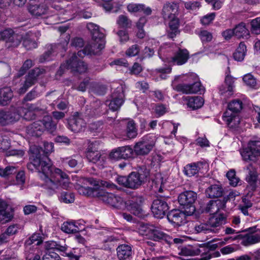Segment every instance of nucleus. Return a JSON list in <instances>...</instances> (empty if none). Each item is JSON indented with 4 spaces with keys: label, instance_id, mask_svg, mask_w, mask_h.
I'll return each mask as SVG.
<instances>
[{
    "label": "nucleus",
    "instance_id": "obj_22",
    "mask_svg": "<svg viewBox=\"0 0 260 260\" xmlns=\"http://www.w3.org/2000/svg\"><path fill=\"white\" fill-rule=\"evenodd\" d=\"M169 221L178 226L185 222V214L178 210H173L169 212L167 215Z\"/></svg>",
    "mask_w": 260,
    "mask_h": 260
},
{
    "label": "nucleus",
    "instance_id": "obj_30",
    "mask_svg": "<svg viewBox=\"0 0 260 260\" xmlns=\"http://www.w3.org/2000/svg\"><path fill=\"white\" fill-rule=\"evenodd\" d=\"M41 122V127L42 128V133L46 130L50 133H52L56 129L57 123L53 121L52 118L50 116H45L42 120H39Z\"/></svg>",
    "mask_w": 260,
    "mask_h": 260
},
{
    "label": "nucleus",
    "instance_id": "obj_46",
    "mask_svg": "<svg viewBox=\"0 0 260 260\" xmlns=\"http://www.w3.org/2000/svg\"><path fill=\"white\" fill-rule=\"evenodd\" d=\"M115 240L116 239L113 236L105 237L101 239V243L99 246L104 249H110Z\"/></svg>",
    "mask_w": 260,
    "mask_h": 260
},
{
    "label": "nucleus",
    "instance_id": "obj_56",
    "mask_svg": "<svg viewBox=\"0 0 260 260\" xmlns=\"http://www.w3.org/2000/svg\"><path fill=\"white\" fill-rule=\"evenodd\" d=\"M14 32V31L11 28H7L0 31V40L6 41L7 44Z\"/></svg>",
    "mask_w": 260,
    "mask_h": 260
},
{
    "label": "nucleus",
    "instance_id": "obj_54",
    "mask_svg": "<svg viewBox=\"0 0 260 260\" xmlns=\"http://www.w3.org/2000/svg\"><path fill=\"white\" fill-rule=\"evenodd\" d=\"M244 82L247 86L254 88L256 85V80L251 74H247L243 77Z\"/></svg>",
    "mask_w": 260,
    "mask_h": 260
},
{
    "label": "nucleus",
    "instance_id": "obj_27",
    "mask_svg": "<svg viewBox=\"0 0 260 260\" xmlns=\"http://www.w3.org/2000/svg\"><path fill=\"white\" fill-rule=\"evenodd\" d=\"M149 239L154 241L164 240L169 243L171 242L172 238L154 225Z\"/></svg>",
    "mask_w": 260,
    "mask_h": 260
},
{
    "label": "nucleus",
    "instance_id": "obj_20",
    "mask_svg": "<svg viewBox=\"0 0 260 260\" xmlns=\"http://www.w3.org/2000/svg\"><path fill=\"white\" fill-rule=\"evenodd\" d=\"M247 175L246 176V181L248 182L250 189L254 190L256 187L257 181V172L255 169L251 165H248L246 167Z\"/></svg>",
    "mask_w": 260,
    "mask_h": 260
},
{
    "label": "nucleus",
    "instance_id": "obj_47",
    "mask_svg": "<svg viewBox=\"0 0 260 260\" xmlns=\"http://www.w3.org/2000/svg\"><path fill=\"white\" fill-rule=\"evenodd\" d=\"M117 23L120 27L121 28H129L132 25V21L128 18L123 15H120L117 20Z\"/></svg>",
    "mask_w": 260,
    "mask_h": 260
},
{
    "label": "nucleus",
    "instance_id": "obj_24",
    "mask_svg": "<svg viewBox=\"0 0 260 260\" xmlns=\"http://www.w3.org/2000/svg\"><path fill=\"white\" fill-rule=\"evenodd\" d=\"M29 13L36 17H42L47 14L48 7L45 4H30L28 7Z\"/></svg>",
    "mask_w": 260,
    "mask_h": 260
},
{
    "label": "nucleus",
    "instance_id": "obj_43",
    "mask_svg": "<svg viewBox=\"0 0 260 260\" xmlns=\"http://www.w3.org/2000/svg\"><path fill=\"white\" fill-rule=\"evenodd\" d=\"M200 252L199 249L188 246L182 248L180 254L184 256H194L199 255Z\"/></svg>",
    "mask_w": 260,
    "mask_h": 260
},
{
    "label": "nucleus",
    "instance_id": "obj_13",
    "mask_svg": "<svg viewBox=\"0 0 260 260\" xmlns=\"http://www.w3.org/2000/svg\"><path fill=\"white\" fill-rule=\"evenodd\" d=\"M86 127V122L82 118L81 114L78 112L74 113L69 120L68 128L74 133L84 131Z\"/></svg>",
    "mask_w": 260,
    "mask_h": 260
},
{
    "label": "nucleus",
    "instance_id": "obj_9",
    "mask_svg": "<svg viewBox=\"0 0 260 260\" xmlns=\"http://www.w3.org/2000/svg\"><path fill=\"white\" fill-rule=\"evenodd\" d=\"M20 112V110H19ZM21 118L19 111L16 107L11 106L9 109L0 110V124L7 125L18 121Z\"/></svg>",
    "mask_w": 260,
    "mask_h": 260
},
{
    "label": "nucleus",
    "instance_id": "obj_2",
    "mask_svg": "<svg viewBox=\"0 0 260 260\" xmlns=\"http://www.w3.org/2000/svg\"><path fill=\"white\" fill-rule=\"evenodd\" d=\"M91 34L92 42L88 44L83 50L78 51L77 55L73 54L71 58L62 64L60 67V72L66 69L79 73H85L87 71V64L79 57H82V55L97 54L105 47V36L99 29L92 31Z\"/></svg>",
    "mask_w": 260,
    "mask_h": 260
},
{
    "label": "nucleus",
    "instance_id": "obj_3",
    "mask_svg": "<svg viewBox=\"0 0 260 260\" xmlns=\"http://www.w3.org/2000/svg\"><path fill=\"white\" fill-rule=\"evenodd\" d=\"M242 108V102L238 99L234 100L229 104L228 109L224 112L222 119L230 127L235 128L239 124L240 118L237 113Z\"/></svg>",
    "mask_w": 260,
    "mask_h": 260
},
{
    "label": "nucleus",
    "instance_id": "obj_55",
    "mask_svg": "<svg viewBox=\"0 0 260 260\" xmlns=\"http://www.w3.org/2000/svg\"><path fill=\"white\" fill-rule=\"evenodd\" d=\"M195 230L198 233H207L209 232H214V230L211 228L208 221L206 223H201L196 226Z\"/></svg>",
    "mask_w": 260,
    "mask_h": 260
},
{
    "label": "nucleus",
    "instance_id": "obj_48",
    "mask_svg": "<svg viewBox=\"0 0 260 260\" xmlns=\"http://www.w3.org/2000/svg\"><path fill=\"white\" fill-rule=\"evenodd\" d=\"M112 202H113V203H111L110 205L117 209H123L126 206L125 202L123 199L115 194H114L113 198H112Z\"/></svg>",
    "mask_w": 260,
    "mask_h": 260
},
{
    "label": "nucleus",
    "instance_id": "obj_15",
    "mask_svg": "<svg viewBox=\"0 0 260 260\" xmlns=\"http://www.w3.org/2000/svg\"><path fill=\"white\" fill-rule=\"evenodd\" d=\"M179 5L175 2H167L162 7L161 15L163 18L170 19L178 16L179 14Z\"/></svg>",
    "mask_w": 260,
    "mask_h": 260
},
{
    "label": "nucleus",
    "instance_id": "obj_57",
    "mask_svg": "<svg viewBox=\"0 0 260 260\" xmlns=\"http://www.w3.org/2000/svg\"><path fill=\"white\" fill-rule=\"evenodd\" d=\"M55 249L58 251L64 252L66 254V255L70 257L71 258L74 257L75 260H78V257L77 256L74 255L72 253H67L66 252L68 249V246L66 244L61 245L60 244L56 243V247Z\"/></svg>",
    "mask_w": 260,
    "mask_h": 260
},
{
    "label": "nucleus",
    "instance_id": "obj_44",
    "mask_svg": "<svg viewBox=\"0 0 260 260\" xmlns=\"http://www.w3.org/2000/svg\"><path fill=\"white\" fill-rule=\"evenodd\" d=\"M260 242V230L254 234H248L245 237L244 242L245 245H251Z\"/></svg>",
    "mask_w": 260,
    "mask_h": 260
},
{
    "label": "nucleus",
    "instance_id": "obj_64",
    "mask_svg": "<svg viewBox=\"0 0 260 260\" xmlns=\"http://www.w3.org/2000/svg\"><path fill=\"white\" fill-rule=\"evenodd\" d=\"M184 7L187 10L195 11L199 9L201 4L198 2H188L184 3Z\"/></svg>",
    "mask_w": 260,
    "mask_h": 260
},
{
    "label": "nucleus",
    "instance_id": "obj_23",
    "mask_svg": "<svg viewBox=\"0 0 260 260\" xmlns=\"http://www.w3.org/2000/svg\"><path fill=\"white\" fill-rule=\"evenodd\" d=\"M137 134L135 123L133 120H129L127 123L125 132H124L123 134L119 136V138L122 140H126L135 138Z\"/></svg>",
    "mask_w": 260,
    "mask_h": 260
},
{
    "label": "nucleus",
    "instance_id": "obj_45",
    "mask_svg": "<svg viewBox=\"0 0 260 260\" xmlns=\"http://www.w3.org/2000/svg\"><path fill=\"white\" fill-rule=\"evenodd\" d=\"M76 189L77 190L79 194L85 196H92L94 194V189L89 187H84L79 184H77L75 186Z\"/></svg>",
    "mask_w": 260,
    "mask_h": 260
},
{
    "label": "nucleus",
    "instance_id": "obj_7",
    "mask_svg": "<svg viewBox=\"0 0 260 260\" xmlns=\"http://www.w3.org/2000/svg\"><path fill=\"white\" fill-rule=\"evenodd\" d=\"M197 198L196 193L192 191L183 192L180 193L178 198V202L183 206L185 212L188 215L192 214L196 211L193 203Z\"/></svg>",
    "mask_w": 260,
    "mask_h": 260
},
{
    "label": "nucleus",
    "instance_id": "obj_14",
    "mask_svg": "<svg viewBox=\"0 0 260 260\" xmlns=\"http://www.w3.org/2000/svg\"><path fill=\"white\" fill-rule=\"evenodd\" d=\"M169 209L168 204L164 200L156 199L152 203L151 210L154 216L161 218Z\"/></svg>",
    "mask_w": 260,
    "mask_h": 260
},
{
    "label": "nucleus",
    "instance_id": "obj_62",
    "mask_svg": "<svg viewBox=\"0 0 260 260\" xmlns=\"http://www.w3.org/2000/svg\"><path fill=\"white\" fill-rule=\"evenodd\" d=\"M139 47L138 45L135 44L128 48L125 52V54L127 56L129 57L135 56L139 53Z\"/></svg>",
    "mask_w": 260,
    "mask_h": 260
},
{
    "label": "nucleus",
    "instance_id": "obj_58",
    "mask_svg": "<svg viewBox=\"0 0 260 260\" xmlns=\"http://www.w3.org/2000/svg\"><path fill=\"white\" fill-rule=\"evenodd\" d=\"M233 90L231 86H221L219 88V93L224 98H229L233 94Z\"/></svg>",
    "mask_w": 260,
    "mask_h": 260
},
{
    "label": "nucleus",
    "instance_id": "obj_39",
    "mask_svg": "<svg viewBox=\"0 0 260 260\" xmlns=\"http://www.w3.org/2000/svg\"><path fill=\"white\" fill-rule=\"evenodd\" d=\"M204 104V100L201 96H192L188 99L187 105L193 110L201 108Z\"/></svg>",
    "mask_w": 260,
    "mask_h": 260
},
{
    "label": "nucleus",
    "instance_id": "obj_28",
    "mask_svg": "<svg viewBox=\"0 0 260 260\" xmlns=\"http://www.w3.org/2000/svg\"><path fill=\"white\" fill-rule=\"evenodd\" d=\"M117 255L119 260H126L132 255V249L130 245L121 244L116 248Z\"/></svg>",
    "mask_w": 260,
    "mask_h": 260
},
{
    "label": "nucleus",
    "instance_id": "obj_4",
    "mask_svg": "<svg viewBox=\"0 0 260 260\" xmlns=\"http://www.w3.org/2000/svg\"><path fill=\"white\" fill-rule=\"evenodd\" d=\"M156 141V137L152 135L143 137L134 146L135 154L142 156L148 154L154 147Z\"/></svg>",
    "mask_w": 260,
    "mask_h": 260
},
{
    "label": "nucleus",
    "instance_id": "obj_50",
    "mask_svg": "<svg viewBox=\"0 0 260 260\" xmlns=\"http://www.w3.org/2000/svg\"><path fill=\"white\" fill-rule=\"evenodd\" d=\"M22 41L23 46L27 50L36 48L38 46L37 42L30 38L27 35L23 36Z\"/></svg>",
    "mask_w": 260,
    "mask_h": 260
},
{
    "label": "nucleus",
    "instance_id": "obj_11",
    "mask_svg": "<svg viewBox=\"0 0 260 260\" xmlns=\"http://www.w3.org/2000/svg\"><path fill=\"white\" fill-rule=\"evenodd\" d=\"M135 154L134 148H133L129 145L119 147L111 152L109 155L110 158L113 160H118L121 159H127L132 158Z\"/></svg>",
    "mask_w": 260,
    "mask_h": 260
},
{
    "label": "nucleus",
    "instance_id": "obj_36",
    "mask_svg": "<svg viewBox=\"0 0 260 260\" xmlns=\"http://www.w3.org/2000/svg\"><path fill=\"white\" fill-rule=\"evenodd\" d=\"M222 188L218 185H211L206 190L207 196L210 198L220 197L222 195Z\"/></svg>",
    "mask_w": 260,
    "mask_h": 260
},
{
    "label": "nucleus",
    "instance_id": "obj_8",
    "mask_svg": "<svg viewBox=\"0 0 260 260\" xmlns=\"http://www.w3.org/2000/svg\"><path fill=\"white\" fill-rule=\"evenodd\" d=\"M240 153L245 161H253L260 156V139L250 140L247 147L243 148Z\"/></svg>",
    "mask_w": 260,
    "mask_h": 260
},
{
    "label": "nucleus",
    "instance_id": "obj_17",
    "mask_svg": "<svg viewBox=\"0 0 260 260\" xmlns=\"http://www.w3.org/2000/svg\"><path fill=\"white\" fill-rule=\"evenodd\" d=\"M189 58V52L186 49H179L171 57L169 60V62L172 63L174 65L181 66L185 63Z\"/></svg>",
    "mask_w": 260,
    "mask_h": 260
},
{
    "label": "nucleus",
    "instance_id": "obj_33",
    "mask_svg": "<svg viewBox=\"0 0 260 260\" xmlns=\"http://www.w3.org/2000/svg\"><path fill=\"white\" fill-rule=\"evenodd\" d=\"M94 145L93 143L90 144L88 147L86 153L87 158L93 163L98 162L101 156L100 152L94 148Z\"/></svg>",
    "mask_w": 260,
    "mask_h": 260
},
{
    "label": "nucleus",
    "instance_id": "obj_5",
    "mask_svg": "<svg viewBox=\"0 0 260 260\" xmlns=\"http://www.w3.org/2000/svg\"><path fill=\"white\" fill-rule=\"evenodd\" d=\"M149 170L141 168L138 172H133L128 176V188L137 189L147 181L149 176Z\"/></svg>",
    "mask_w": 260,
    "mask_h": 260
},
{
    "label": "nucleus",
    "instance_id": "obj_63",
    "mask_svg": "<svg viewBox=\"0 0 260 260\" xmlns=\"http://www.w3.org/2000/svg\"><path fill=\"white\" fill-rule=\"evenodd\" d=\"M43 260H61L59 255L53 251H48L43 257Z\"/></svg>",
    "mask_w": 260,
    "mask_h": 260
},
{
    "label": "nucleus",
    "instance_id": "obj_25",
    "mask_svg": "<svg viewBox=\"0 0 260 260\" xmlns=\"http://www.w3.org/2000/svg\"><path fill=\"white\" fill-rule=\"evenodd\" d=\"M81 225L77 221H67L62 223L61 230L67 234L76 233L81 230Z\"/></svg>",
    "mask_w": 260,
    "mask_h": 260
},
{
    "label": "nucleus",
    "instance_id": "obj_38",
    "mask_svg": "<svg viewBox=\"0 0 260 260\" xmlns=\"http://www.w3.org/2000/svg\"><path fill=\"white\" fill-rule=\"evenodd\" d=\"M169 20V26L171 31H170L168 36L169 38H173L178 32V27L179 26V21L178 16L175 18H170V19H166Z\"/></svg>",
    "mask_w": 260,
    "mask_h": 260
},
{
    "label": "nucleus",
    "instance_id": "obj_51",
    "mask_svg": "<svg viewBox=\"0 0 260 260\" xmlns=\"http://www.w3.org/2000/svg\"><path fill=\"white\" fill-rule=\"evenodd\" d=\"M153 226L154 225L152 224H143L141 225L139 228V232L141 234L145 236L147 238L149 239Z\"/></svg>",
    "mask_w": 260,
    "mask_h": 260
},
{
    "label": "nucleus",
    "instance_id": "obj_60",
    "mask_svg": "<svg viewBox=\"0 0 260 260\" xmlns=\"http://www.w3.org/2000/svg\"><path fill=\"white\" fill-rule=\"evenodd\" d=\"M251 31L255 34H260V17L256 18L251 20Z\"/></svg>",
    "mask_w": 260,
    "mask_h": 260
},
{
    "label": "nucleus",
    "instance_id": "obj_16",
    "mask_svg": "<svg viewBox=\"0 0 260 260\" xmlns=\"http://www.w3.org/2000/svg\"><path fill=\"white\" fill-rule=\"evenodd\" d=\"M17 112L21 114V117L27 120H32L35 118V112L39 111L40 108L33 104H26L25 107H20L16 108Z\"/></svg>",
    "mask_w": 260,
    "mask_h": 260
},
{
    "label": "nucleus",
    "instance_id": "obj_21",
    "mask_svg": "<svg viewBox=\"0 0 260 260\" xmlns=\"http://www.w3.org/2000/svg\"><path fill=\"white\" fill-rule=\"evenodd\" d=\"M67 39H66L64 41L61 42L60 44H58L57 46H50V48L45 52L43 55H42L40 58V61L41 62L49 61L50 60V56L52 54V52H54V50L55 48L57 49H62L64 51H66L67 47L69 41V37L67 36L66 37Z\"/></svg>",
    "mask_w": 260,
    "mask_h": 260
},
{
    "label": "nucleus",
    "instance_id": "obj_59",
    "mask_svg": "<svg viewBox=\"0 0 260 260\" xmlns=\"http://www.w3.org/2000/svg\"><path fill=\"white\" fill-rule=\"evenodd\" d=\"M131 211L132 213L139 217H142L144 215L141 206L135 203L131 204Z\"/></svg>",
    "mask_w": 260,
    "mask_h": 260
},
{
    "label": "nucleus",
    "instance_id": "obj_42",
    "mask_svg": "<svg viewBox=\"0 0 260 260\" xmlns=\"http://www.w3.org/2000/svg\"><path fill=\"white\" fill-rule=\"evenodd\" d=\"M23 38V36L22 35L14 32L7 43V46L8 47H17L20 45Z\"/></svg>",
    "mask_w": 260,
    "mask_h": 260
},
{
    "label": "nucleus",
    "instance_id": "obj_31",
    "mask_svg": "<svg viewBox=\"0 0 260 260\" xmlns=\"http://www.w3.org/2000/svg\"><path fill=\"white\" fill-rule=\"evenodd\" d=\"M7 203L4 200L0 199V223L4 224L10 221L12 215L8 211Z\"/></svg>",
    "mask_w": 260,
    "mask_h": 260
},
{
    "label": "nucleus",
    "instance_id": "obj_35",
    "mask_svg": "<svg viewBox=\"0 0 260 260\" xmlns=\"http://www.w3.org/2000/svg\"><path fill=\"white\" fill-rule=\"evenodd\" d=\"M128 11L129 12H143L146 15H150L151 10L149 7H146L142 4H129L127 6Z\"/></svg>",
    "mask_w": 260,
    "mask_h": 260
},
{
    "label": "nucleus",
    "instance_id": "obj_12",
    "mask_svg": "<svg viewBox=\"0 0 260 260\" xmlns=\"http://www.w3.org/2000/svg\"><path fill=\"white\" fill-rule=\"evenodd\" d=\"M190 78H192L194 80H198L195 74L191 75L189 77V79ZM176 89L178 91H181L186 94H192L199 92L201 93V92L204 90L201 82L198 81H194V83L191 84H179L176 87Z\"/></svg>",
    "mask_w": 260,
    "mask_h": 260
},
{
    "label": "nucleus",
    "instance_id": "obj_53",
    "mask_svg": "<svg viewBox=\"0 0 260 260\" xmlns=\"http://www.w3.org/2000/svg\"><path fill=\"white\" fill-rule=\"evenodd\" d=\"M34 63L31 59H27L25 61L21 68L20 69L17 78H19L20 77L23 76L31 67H32Z\"/></svg>",
    "mask_w": 260,
    "mask_h": 260
},
{
    "label": "nucleus",
    "instance_id": "obj_34",
    "mask_svg": "<svg viewBox=\"0 0 260 260\" xmlns=\"http://www.w3.org/2000/svg\"><path fill=\"white\" fill-rule=\"evenodd\" d=\"M84 181L89 182L90 184L99 187H106L111 189L117 188L116 185L110 181L95 180L92 178L85 179Z\"/></svg>",
    "mask_w": 260,
    "mask_h": 260
},
{
    "label": "nucleus",
    "instance_id": "obj_37",
    "mask_svg": "<svg viewBox=\"0 0 260 260\" xmlns=\"http://www.w3.org/2000/svg\"><path fill=\"white\" fill-rule=\"evenodd\" d=\"M234 35L238 38H247L249 35V31L244 23H240L234 28Z\"/></svg>",
    "mask_w": 260,
    "mask_h": 260
},
{
    "label": "nucleus",
    "instance_id": "obj_32",
    "mask_svg": "<svg viewBox=\"0 0 260 260\" xmlns=\"http://www.w3.org/2000/svg\"><path fill=\"white\" fill-rule=\"evenodd\" d=\"M13 97V93L10 87L0 89V105L6 106L11 102Z\"/></svg>",
    "mask_w": 260,
    "mask_h": 260
},
{
    "label": "nucleus",
    "instance_id": "obj_6",
    "mask_svg": "<svg viewBox=\"0 0 260 260\" xmlns=\"http://www.w3.org/2000/svg\"><path fill=\"white\" fill-rule=\"evenodd\" d=\"M125 85L119 84L118 86L115 88L114 91L112 92L111 99L106 101V105L111 110L115 111L119 110L123 104L125 96Z\"/></svg>",
    "mask_w": 260,
    "mask_h": 260
},
{
    "label": "nucleus",
    "instance_id": "obj_52",
    "mask_svg": "<svg viewBox=\"0 0 260 260\" xmlns=\"http://www.w3.org/2000/svg\"><path fill=\"white\" fill-rule=\"evenodd\" d=\"M113 196L114 194L112 193L103 191L99 192L98 196L101 200L106 204H109L110 205L111 203H113V202H112V198H113Z\"/></svg>",
    "mask_w": 260,
    "mask_h": 260
},
{
    "label": "nucleus",
    "instance_id": "obj_10",
    "mask_svg": "<svg viewBox=\"0 0 260 260\" xmlns=\"http://www.w3.org/2000/svg\"><path fill=\"white\" fill-rule=\"evenodd\" d=\"M45 73V70L43 69L35 68L31 70L26 76L25 81L19 89L18 92L20 94L25 93L29 87L35 84L39 77Z\"/></svg>",
    "mask_w": 260,
    "mask_h": 260
},
{
    "label": "nucleus",
    "instance_id": "obj_19",
    "mask_svg": "<svg viewBox=\"0 0 260 260\" xmlns=\"http://www.w3.org/2000/svg\"><path fill=\"white\" fill-rule=\"evenodd\" d=\"M205 166L206 164L201 161L188 164L184 167L183 172L186 176L192 177L198 174Z\"/></svg>",
    "mask_w": 260,
    "mask_h": 260
},
{
    "label": "nucleus",
    "instance_id": "obj_1",
    "mask_svg": "<svg viewBox=\"0 0 260 260\" xmlns=\"http://www.w3.org/2000/svg\"><path fill=\"white\" fill-rule=\"evenodd\" d=\"M30 150L34 158L32 162L27 164V168L31 171H37L43 182V186L49 194L55 193L60 189L68 190L72 188V184L68 175L60 169L53 167L47 156H41L37 146L31 147Z\"/></svg>",
    "mask_w": 260,
    "mask_h": 260
},
{
    "label": "nucleus",
    "instance_id": "obj_40",
    "mask_svg": "<svg viewBox=\"0 0 260 260\" xmlns=\"http://www.w3.org/2000/svg\"><path fill=\"white\" fill-rule=\"evenodd\" d=\"M246 51V45L243 43H240L239 47L233 54L234 59L237 61L243 60Z\"/></svg>",
    "mask_w": 260,
    "mask_h": 260
},
{
    "label": "nucleus",
    "instance_id": "obj_29",
    "mask_svg": "<svg viewBox=\"0 0 260 260\" xmlns=\"http://www.w3.org/2000/svg\"><path fill=\"white\" fill-rule=\"evenodd\" d=\"M41 121H36L26 127V133L29 137H38L42 134Z\"/></svg>",
    "mask_w": 260,
    "mask_h": 260
},
{
    "label": "nucleus",
    "instance_id": "obj_18",
    "mask_svg": "<svg viewBox=\"0 0 260 260\" xmlns=\"http://www.w3.org/2000/svg\"><path fill=\"white\" fill-rule=\"evenodd\" d=\"M0 153H4L7 156L18 157H22L24 154V152L22 150L11 149L10 142L7 139H3L0 143Z\"/></svg>",
    "mask_w": 260,
    "mask_h": 260
},
{
    "label": "nucleus",
    "instance_id": "obj_61",
    "mask_svg": "<svg viewBox=\"0 0 260 260\" xmlns=\"http://www.w3.org/2000/svg\"><path fill=\"white\" fill-rule=\"evenodd\" d=\"M36 243V245H38L42 243L41 237L39 234H33L28 240L26 241V245H31Z\"/></svg>",
    "mask_w": 260,
    "mask_h": 260
},
{
    "label": "nucleus",
    "instance_id": "obj_41",
    "mask_svg": "<svg viewBox=\"0 0 260 260\" xmlns=\"http://www.w3.org/2000/svg\"><path fill=\"white\" fill-rule=\"evenodd\" d=\"M221 205L220 202L217 201H210L207 204L206 211L212 215L220 213L219 206Z\"/></svg>",
    "mask_w": 260,
    "mask_h": 260
},
{
    "label": "nucleus",
    "instance_id": "obj_26",
    "mask_svg": "<svg viewBox=\"0 0 260 260\" xmlns=\"http://www.w3.org/2000/svg\"><path fill=\"white\" fill-rule=\"evenodd\" d=\"M208 223L211 229L221 226L226 222V217L222 213L212 215L209 218Z\"/></svg>",
    "mask_w": 260,
    "mask_h": 260
},
{
    "label": "nucleus",
    "instance_id": "obj_49",
    "mask_svg": "<svg viewBox=\"0 0 260 260\" xmlns=\"http://www.w3.org/2000/svg\"><path fill=\"white\" fill-rule=\"evenodd\" d=\"M59 200L65 203H73L75 201V195L71 192L63 191L61 193Z\"/></svg>",
    "mask_w": 260,
    "mask_h": 260
}]
</instances>
